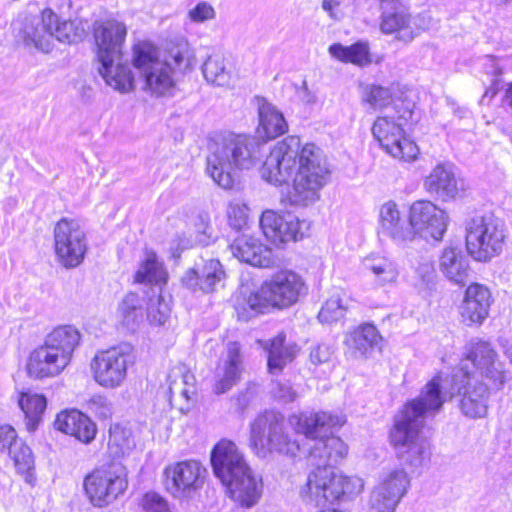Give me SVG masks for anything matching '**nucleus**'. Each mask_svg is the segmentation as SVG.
Wrapping results in <instances>:
<instances>
[{
  "label": "nucleus",
  "instance_id": "obj_5",
  "mask_svg": "<svg viewBox=\"0 0 512 512\" xmlns=\"http://www.w3.org/2000/svg\"><path fill=\"white\" fill-rule=\"evenodd\" d=\"M211 464L229 496L243 507H252L256 500L255 479L236 444L226 439L218 442L211 452Z\"/></svg>",
  "mask_w": 512,
  "mask_h": 512
},
{
  "label": "nucleus",
  "instance_id": "obj_60",
  "mask_svg": "<svg viewBox=\"0 0 512 512\" xmlns=\"http://www.w3.org/2000/svg\"><path fill=\"white\" fill-rule=\"evenodd\" d=\"M340 7L339 0H323L322 9L328 13L329 17L333 20H339L338 9Z\"/></svg>",
  "mask_w": 512,
  "mask_h": 512
},
{
  "label": "nucleus",
  "instance_id": "obj_61",
  "mask_svg": "<svg viewBox=\"0 0 512 512\" xmlns=\"http://www.w3.org/2000/svg\"><path fill=\"white\" fill-rule=\"evenodd\" d=\"M298 97L303 103L308 105L314 104L317 100L315 93L309 90L306 81H303L302 86L298 90Z\"/></svg>",
  "mask_w": 512,
  "mask_h": 512
},
{
  "label": "nucleus",
  "instance_id": "obj_44",
  "mask_svg": "<svg viewBox=\"0 0 512 512\" xmlns=\"http://www.w3.org/2000/svg\"><path fill=\"white\" fill-rule=\"evenodd\" d=\"M119 312L125 325L138 323L143 318L142 299L136 293H128L119 305Z\"/></svg>",
  "mask_w": 512,
  "mask_h": 512
},
{
  "label": "nucleus",
  "instance_id": "obj_20",
  "mask_svg": "<svg viewBox=\"0 0 512 512\" xmlns=\"http://www.w3.org/2000/svg\"><path fill=\"white\" fill-rule=\"evenodd\" d=\"M304 221H300L294 215L282 216L272 210L262 213L259 226L265 238L273 245H279L291 240L297 241L304 235L302 227Z\"/></svg>",
  "mask_w": 512,
  "mask_h": 512
},
{
  "label": "nucleus",
  "instance_id": "obj_1",
  "mask_svg": "<svg viewBox=\"0 0 512 512\" xmlns=\"http://www.w3.org/2000/svg\"><path fill=\"white\" fill-rule=\"evenodd\" d=\"M295 172L290 202L308 206L319 199L329 170L319 147L313 143L302 145L299 137L289 136L271 150L261 167V177L270 184L281 185Z\"/></svg>",
  "mask_w": 512,
  "mask_h": 512
},
{
  "label": "nucleus",
  "instance_id": "obj_3",
  "mask_svg": "<svg viewBox=\"0 0 512 512\" xmlns=\"http://www.w3.org/2000/svg\"><path fill=\"white\" fill-rule=\"evenodd\" d=\"M442 376L435 375L422 388L420 394L408 401L396 414L389 433L390 443L397 458L403 463L420 467L429 459L430 443L421 433L425 420L438 413L447 401L442 392Z\"/></svg>",
  "mask_w": 512,
  "mask_h": 512
},
{
  "label": "nucleus",
  "instance_id": "obj_57",
  "mask_svg": "<svg viewBox=\"0 0 512 512\" xmlns=\"http://www.w3.org/2000/svg\"><path fill=\"white\" fill-rule=\"evenodd\" d=\"M275 395L284 402H292L296 399L297 394L288 383H277L274 388Z\"/></svg>",
  "mask_w": 512,
  "mask_h": 512
},
{
  "label": "nucleus",
  "instance_id": "obj_63",
  "mask_svg": "<svg viewBox=\"0 0 512 512\" xmlns=\"http://www.w3.org/2000/svg\"><path fill=\"white\" fill-rule=\"evenodd\" d=\"M497 92H498V89L496 87H494V86L489 87L488 89H486L484 95L482 96L480 103L484 104L486 98H489V99L494 98L496 96Z\"/></svg>",
  "mask_w": 512,
  "mask_h": 512
},
{
  "label": "nucleus",
  "instance_id": "obj_17",
  "mask_svg": "<svg viewBox=\"0 0 512 512\" xmlns=\"http://www.w3.org/2000/svg\"><path fill=\"white\" fill-rule=\"evenodd\" d=\"M207 469L197 460H183L167 465L163 470V484L175 499L192 497L204 484Z\"/></svg>",
  "mask_w": 512,
  "mask_h": 512
},
{
  "label": "nucleus",
  "instance_id": "obj_39",
  "mask_svg": "<svg viewBox=\"0 0 512 512\" xmlns=\"http://www.w3.org/2000/svg\"><path fill=\"white\" fill-rule=\"evenodd\" d=\"M410 486V478L407 472L402 468H395L383 473L377 487L382 491L389 493L390 496L398 501L406 494Z\"/></svg>",
  "mask_w": 512,
  "mask_h": 512
},
{
  "label": "nucleus",
  "instance_id": "obj_29",
  "mask_svg": "<svg viewBox=\"0 0 512 512\" xmlns=\"http://www.w3.org/2000/svg\"><path fill=\"white\" fill-rule=\"evenodd\" d=\"M99 73L106 84L122 94L134 91L136 87L135 77L127 64L121 63V59H109L98 61Z\"/></svg>",
  "mask_w": 512,
  "mask_h": 512
},
{
  "label": "nucleus",
  "instance_id": "obj_7",
  "mask_svg": "<svg viewBox=\"0 0 512 512\" xmlns=\"http://www.w3.org/2000/svg\"><path fill=\"white\" fill-rule=\"evenodd\" d=\"M13 26L17 32L16 37L26 46H34L45 52L50 50L53 38L62 43L72 44L86 36V28L81 21H60L48 8L43 10L41 19L26 18L24 22L13 23Z\"/></svg>",
  "mask_w": 512,
  "mask_h": 512
},
{
  "label": "nucleus",
  "instance_id": "obj_10",
  "mask_svg": "<svg viewBox=\"0 0 512 512\" xmlns=\"http://www.w3.org/2000/svg\"><path fill=\"white\" fill-rule=\"evenodd\" d=\"M132 64L139 74L144 92L154 97L171 94L174 88L172 68L159 58V51L153 44L147 41L134 44Z\"/></svg>",
  "mask_w": 512,
  "mask_h": 512
},
{
  "label": "nucleus",
  "instance_id": "obj_46",
  "mask_svg": "<svg viewBox=\"0 0 512 512\" xmlns=\"http://www.w3.org/2000/svg\"><path fill=\"white\" fill-rule=\"evenodd\" d=\"M232 254L239 261L255 267L253 260L256 258V238L254 236L241 235L230 246Z\"/></svg>",
  "mask_w": 512,
  "mask_h": 512
},
{
  "label": "nucleus",
  "instance_id": "obj_19",
  "mask_svg": "<svg viewBox=\"0 0 512 512\" xmlns=\"http://www.w3.org/2000/svg\"><path fill=\"white\" fill-rule=\"evenodd\" d=\"M93 36L98 61L122 59L127 36V26L116 19L96 21L93 25Z\"/></svg>",
  "mask_w": 512,
  "mask_h": 512
},
{
  "label": "nucleus",
  "instance_id": "obj_9",
  "mask_svg": "<svg viewBox=\"0 0 512 512\" xmlns=\"http://www.w3.org/2000/svg\"><path fill=\"white\" fill-rule=\"evenodd\" d=\"M363 488L364 482L360 477L337 474L332 468L315 467L309 473L300 495L306 502L325 506L341 497L357 495Z\"/></svg>",
  "mask_w": 512,
  "mask_h": 512
},
{
  "label": "nucleus",
  "instance_id": "obj_43",
  "mask_svg": "<svg viewBox=\"0 0 512 512\" xmlns=\"http://www.w3.org/2000/svg\"><path fill=\"white\" fill-rule=\"evenodd\" d=\"M268 442L270 450H275L282 454L295 456L300 450L299 443L288 439L278 421L270 426Z\"/></svg>",
  "mask_w": 512,
  "mask_h": 512
},
{
  "label": "nucleus",
  "instance_id": "obj_4",
  "mask_svg": "<svg viewBox=\"0 0 512 512\" xmlns=\"http://www.w3.org/2000/svg\"><path fill=\"white\" fill-rule=\"evenodd\" d=\"M289 422L297 433L312 442L308 457L311 466L332 468L346 458L348 446L342 439L336 436L324 437L329 428L344 424L342 416L327 412L300 414L291 416Z\"/></svg>",
  "mask_w": 512,
  "mask_h": 512
},
{
  "label": "nucleus",
  "instance_id": "obj_45",
  "mask_svg": "<svg viewBox=\"0 0 512 512\" xmlns=\"http://www.w3.org/2000/svg\"><path fill=\"white\" fill-rule=\"evenodd\" d=\"M224 275L221 263L218 260L210 259L205 263L200 272V291L204 293L214 291L216 284L224 278Z\"/></svg>",
  "mask_w": 512,
  "mask_h": 512
},
{
  "label": "nucleus",
  "instance_id": "obj_58",
  "mask_svg": "<svg viewBox=\"0 0 512 512\" xmlns=\"http://www.w3.org/2000/svg\"><path fill=\"white\" fill-rule=\"evenodd\" d=\"M182 283L193 291L200 290L201 278L200 272L196 269H189L182 277Z\"/></svg>",
  "mask_w": 512,
  "mask_h": 512
},
{
  "label": "nucleus",
  "instance_id": "obj_38",
  "mask_svg": "<svg viewBox=\"0 0 512 512\" xmlns=\"http://www.w3.org/2000/svg\"><path fill=\"white\" fill-rule=\"evenodd\" d=\"M18 403L25 414L27 429L34 431L46 409V398L40 394L21 393Z\"/></svg>",
  "mask_w": 512,
  "mask_h": 512
},
{
  "label": "nucleus",
  "instance_id": "obj_62",
  "mask_svg": "<svg viewBox=\"0 0 512 512\" xmlns=\"http://www.w3.org/2000/svg\"><path fill=\"white\" fill-rule=\"evenodd\" d=\"M253 400H254V391L251 389H248L246 392L239 394V396L237 398V403H238L239 407L243 410Z\"/></svg>",
  "mask_w": 512,
  "mask_h": 512
},
{
  "label": "nucleus",
  "instance_id": "obj_33",
  "mask_svg": "<svg viewBox=\"0 0 512 512\" xmlns=\"http://www.w3.org/2000/svg\"><path fill=\"white\" fill-rule=\"evenodd\" d=\"M362 264L364 270L373 275L374 282L379 286L394 283L399 274L395 263L382 255H370L364 258Z\"/></svg>",
  "mask_w": 512,
  "mask_h": 512
},
{
  "label": "nucleus",
  "instance_id": "obj_27",
  "mask_svg": "<svg viewBox=\"0 0 512 512\" xmlns=\"http://www.w3.org/2000/svg\"><path fill=\"white\" fill-rule=\"evenodd\" d=\"M287 130L288 125L283 114L266 99L258 97V141L275 139Z\"/></svg>",
  "mask_w": 512,
  "mask_h": 512
},
{
  "label": "nucleus",
  "instance_id": "obj_36",
  "mask_svg": "<svg viewBox=\"0 0 512 512\" xmlns=\"http://www.w3.org/2000/svg\"><path fill=\"white\" fill-rule=\"evenodd\" d=\"M235 309L239 320L248 321L256 311V283L253 279L241 277V284L235 300Z\"/></svg>",
  "mask_w": 512,
  "mask_h": 512
},
{
  "label": "nucleus",
  "instance_id": "obj_64",
  "mask_svg": "<svg viewBox=\"0 0 512 512\" xmlns=\"http://www.w3.org/2000/svg\"><path fill=\"white\" fill-rule=\"evenodd\" d=\"M505 102L510 108H512V83L508 85V88L505 92Z\"/></svg>",
  "mask_w": 512,
  "mask_h": 512
},
{
  "label": "nucleus",
  "instance_id": "obj_12",
  "mask_svg": "<svg viewBox=\"0 0 512 512\" xmlns=\"http://www.w3.org/2000/svg\"><path fill=\"white\" fill-rule=\"evenodd\" d=\"M83 488L89 502L94 507H106L127 490V469L120 462H110L96 467L84 478Z\"/></svg>",
  "mask_w": 512,
  "mask_h": 512
},
{
  "label": "nucleus",
  "instance_id": "obj_32",
  "mask_svg": "<svg viewBox=\"0 0 512 512\" xmlns=\"http://www.w3.org/2000/svg\"><path fill=\"white\" fill-rule=\"evenodd\" d=\"M382 339L378 329L373 324L364 323L346 334L344 344L351 355L364 356L368 351L378 346Z\"/></svg>",
  "mask_w": 512,
  "mask_h": 512
},
{
  "label": "nucleus",
  "instance_id": "obj_11",
  "mask_svg": "<svg viewBox=\"0 0 512 512\" xmlns=\"http://www.w3.org/2000/svg\"><path fill=\"white\" fill-rule=\"evenodd\" d=\"M506 235L503 222L493 214L476 216L466 226V249L478 262H489L503 249Z\"/></svg>",
  "mask_w": 512,
  "mask_h": 512
},
{
  "label": "nucleus",
  "instance_id": "obj_22",
  "mask_svg": "<svg viewBox=\"0 0 512 512\" xmlns=\"http://www.w3.org/2000/svg\"><path fill=\"white\" fill-rule=\"evenodd\" d=\"M169 400L172 406L181 411L189 409L195 395V377L185 365L173 367L168 375Z\"/></svg>",
  "mask_w": 512,
  "mask_h": 512
},
{
  "label": "nucleus",
  "instance_id": "obj_56",
  "mask_svg": "<svg viewBox=\"0 0 512 512\" xmlns=\"http://www.w3.org/2000/svg\"><path fill=\"white\" fill-rule=\"evenodd\" d=\"M416 273L424 284L433 281L435 277V269L430 259H425L416 267Z\"/></svg>",
  "mask_w": 512,
  "mask_h": 512
},
{
  "label": "nucleus",
  "instance_id": "obj_15",
  "mask_svg": "<svg viewBox=\"0 0 512 512\" xmlns=\"http://www.w3.org/2000/svg\"><path fill=\"white\" fill-rule=\"evenodd\" d=\"M54 252L58 263L67 269L78 267L87 252V238L79 221L70 218L60 219L53 231Z\"/></svg>",
  "mask_w": 512,
  "mask_h": 512
},
{
  "label": "nucleus",
  "instance_id": "obj_24",
  "mask_svg": "<svg viewBox=\"0 0 512 512\" xmlns=\"http://www.w3.org/2000/svg\"><path fill=\"white\" fill-rule=\"evenodd\" d=\"M424 185L430 193L436 194L443 201L454 199L460 192L454 166L447 162L436 165L425 178Z\"/></svg>",
  "mask_w": 512,
  "mask_h": 512
},
{
  "label": "nucleus",
  "instance_id": "obj_49",
  "mask_svg": "<svg viewBox=\"0 0 512 512\" xmlns=\"http://www.w3.org/2000/svg\"><path fill=\"white\" fill-rule=\"evenodd\" d=\"M400 501L377 486L373 489L369 499V512H395Z\"/></svg>",
  "mask_w": 512,
  "mask_h": 512
},
{
  "label": "nucleus",
  "instance_id": "obj_55",
  "mask_svg": "<svg viewBox=\"0 0 512 512\" xmlns=\"http://www.w3.org/2000/svg\"><path fill=\"white\" fill-rule=\"evenodd\" d=\"M18 441L17 433L13 427L8 425L0 427V451H8L9 453Z\"/></svg>",
  "mask_w": 512,
  "mask_h": 512
},
{
  "label": "nucleus",
  "instance_id": "obj_53",
  "mask_svg": "<svg viewBox=\"0 0 512 512\" xmlns=\"http://www.w3.org/2000/svg\"><path fill=\"white\" fill-rule=\"evenodd\" d=\"M333 355V349L328 344H318L311 348L310 361L314 365H320L330 361Z\"/></svg>",
  "mask_w": 512,
  "mask_h": 512
},
{
  "label": "nucleus",
  "instance_id": "obj_42",
  "mask_svg": "<svg viewBox=\"0 0 512 512\" xmlns=\"http://www.w3.org/2000/svg\"><path fill=\"white\" fill-rule=\"evenodd\" d=\"M170 313L171 298L170 296L163 295L162 290L159 288L157 295L149 300L147 317L152 324L162 325L168 320Z\"/></svg>",
  "mask_w": 512,
  "mask_h": 512
},
{
  "label": "nucleus",
  "instance_id": "obj_25",
  "mask_svg": "<svg viewBox=\"0 0 512 512\" xmlns=\"http://www.w3.org/2000/svg\"><path fill=\"white\" fill-rule=\"evenodd\" d=\"M54 427L83 443H90L97 433L96 425L86 415L75 409L60 412L54 421Z\"/></svg>",
  "mask_w": 512,
  "mask_h": 512
},
{
  "label": "nucleus",
  "instance_id": "obj_14",
  "mask_svg": "<svg viewBox=\"0 0 512 512\" xmlns=\"http://www.w3.org/2000/svg\"><path fill=\"white\" fill-rule=\"evenodd\" d=\"M406 121L404 115L398 116L397 119L390 115L380 116L372 126V134L392 157L403 162H413L418 158L420 150L416 143L404 134L403 126Z\"/></svg>",
  "mask_w": 512,
  "mask_h": 512
},
{
  "label": "nucleus",
  "instance_id": "obj_54",
  "mask_svg": "<svg viewBox=\"0 0 512 512\" xmlns=\"http://www.w3.org/2000/svg\"><path fill=\"white\" fill-rule=\"evenodd\" d=\"M248 211V207L244 204L231 206V210L228 212L231 225L237 229H242L247 223Z\"/></svg>",
  "mask_w": 512,
  "mask_h": 512
},
{
  "label": "nucleus",
  "instance_id": "obj_8",
  "mask_svg": "<svg viewBox=\"0 0 512 512\" xmlns=\"http://www.w3.org/2000/svg\"><path fill=\"white\" fill-rule=\"evenodd\" d=\"M255 147V139L244 135L216 143L207 157V173L218 186L231 189L234 185L232 166L238 169L252 168Z\"/></svg>",
  "mask_w": 512,
  "mask_h": 512
},
{
  "label": "nucleus",
  "instance_id": "obj_50",
  "mask_svg": "<svg viewBox=\"0 0 512 512\" xmlns=\"http://www.w3.org/2000/svg\"><path fill=\"white\" fill-rule=\"evenodd\" d=\"M139 505L143 512H171L167 501L154 492L144 494Z\"/></svg>",
  "mask_w": 512,
  "mask_h": 512
},
{
  "label": "nucleus",
  "instance_id": "obj_2",
  "mask_svg": "<svg viewBox=\"0 0 512 512\" xmlns=\"http://www.w3.org/2000/svg\"><path fill=\"white\" fill-rule=\"evenodd\" d=\"M452 389L460 397L459 408L470 419L488 414L490 389H499L505 382V372L497 353L485 341H472L467 346V358L453 373Z\"/></svg>",
  "mask_w": 512,
  "mask_h": 512
},
{
  "label": "nucleus",
  "instance_id": "obj_48",
  "mask_svg": "<svg viewBox=\"0 0 512 512\" xmlns=\"http://www.w3.org/2000/svg\"><path fill=\"white\" fill-rule=\"evenodd\" d=\"M9 455L12 457L15 467L21 473H29L34 467V457L31 449L19 440L11 448Z\"/></svg>",
  "mask_w": 512,
  "mask_h": 512
},
{
  "label": "nucleus",
  "instance_id": "obj_52",
  "mask_svg": "<svg viewBox=\"0 0 512 512\" xmlns=\"http://www.w3.org/2000/svg\"><path fill=\"white\" fill-rule=\"evenodd\" d=\"M89 409L100 419H108L112 416V405L107 398L96 396L89 402Z\"/></svg>",
  "mask_w": 512,
  "mask_h": 512
},
{
  "label": "nucleus",
  "instance_id": "obj_26",
  "mask_svg": "<svg viewBox=\"0 0 512 512\" xmlns=\"http://www.w3.org/2000/svg\"><path fill=\"white\" fill-rule=\"evenodd\" d=\"M491 305V294L487 287L475 283L470 285L465 293L461 306V315L469 324L482 323L488 316Z\"/></svg>",
  "mask_w": 512,
  "mask_h": 512
},
{
  "label": "nucleus",
  "instance_id": "obj_47",
  "mask_svg": "<svg viewBox=\"0 0 512 512\" xmlns=\"http://www.w3.org/2000/svg\"><path fill=\"white\" fill-rule=\"evenodd\" d=\"M362 101L373 109H382L392 102V91L380 85H367L362 94Z\"/></svg>",
  "mask_w": 512,
  "mask_h": 512
},
{
  "label": "nucleus",
  "instance_id": "obj_18",
  "mask_svg": "<svg viewBox=\"0 0 512 512\" xmlns=\"http://www.w3.org/2000/svg\"><path fill=\"white\" fill-rule=\"evenodd\" d=\"M409 228L413 231V239L419 235L427 241H440L447 229V217L432 202L416 201L410 208Z\"/></svg>",
  "mask_w": 512,
  "mask_h": 512
},
{
  "label": "nucleus",
  "instance_id": "obj_59",
  "mask_svg": "<svg viewBox=\"0 0 512 512\" xmlns=\"http://www.w3.org/2000/svg\"><path fill=\"white\" fill-rule=\"evenodd\" d=\"M275 262L276 259L271 248L263 245L258 246V267H270Z\"/></svg>",
  "mask_w": 512,
  "mask_h": 512
},
{
  "label": "nucleus",
  "instance_id": "obj_13",
  "mask_svg": "<svg viewBox=\"0 0 512 512\" xmlns=\"http://www.w3.org/2000/svg\"><path fill=\"white\" fill-rule=\"evenodd\" d=\"M133 348L128 344L98 351L90 364L95 382L101 387H121L127 377L128 367L133 365Z\"/></svg>",
  "mask_w": 512,
  "mask_h": 512
},
{
  "label": "nucleus",
  "instance_id": "obj_21",
  "mask_svg": "<svg viewBox=\"0 0 512 512\" xmlns=\"http://www.w3.org/2000/svg\"><path fill=\"white\" fill-rule=\"evenodd\" d=\"M380 29L384 34H396L404 42L412 41L420 34L411 15L399 0L384 1L382 4Z\"/></svg>",
  "mask_w": 512,
  "mask_h": 512
},
{
  "label": "nucleus",
  "instance_id": "obj_16",
  "mask_svg": "<svg viewBox=\"0 0 512 512\" xmlns=\"http://www.w3.org/2000/svg\"><path fill=\"white\" fill-rule=\"evenodd\" d=\"M303 289L304 282L298 274L287 270L274 274L258 289V312H261V307H290L298 301Z\"/></svg>",
  "mask_w": 512,
  "mask_h": 512
},
{
  "label": "nucleus",
  "instance_id": "obj_28",
  "mask_svg": "<svg viewBox=\"0 0 512 512\" xmlns=\"http://www.w3.org/2000/svg\"><path fill=\"white\" fill-rule=\"evenodd\" d=\"M379 217L383 233L393 241L402 244L413 240V231L409 228V223L401 217L395 202H385L380 207Z\"/></svg>",
  "mask_w": 512,
  "mask_h": 512
},
{
  "label": "nucleus",
  "instance_id": "obj_30",
  "mask_svg": "<svg viewBox=\"0 0 512 512\" xmlns=\"http://www.w3.org/2000/svg\"><path fill=\"white\" fill-rule=\"evenodd\" d=\"M243 370L240 345L237 342H229L227 345V358L223 366L218 367L217 380L214 390L217 394L228 391L239 379Z\"/></svg>",
  "mask_w": 512,
  "mask_h": 512
},
{
  "label": "nucleus",
  "instance_id": "obj_34",
  "mask_svg": "<svg viewBox=\"0 0 512 512\" xmlns=\"http://www.w3.org/2000/svg\"><path fill=\"white\" fill-rule=\"evenodd\" d=\"M329 53L332 57L341 62L351 63L357 66H366L372 62L369 46L365 42H357L350 46L335 43L329 47Z\"/></svg>",
  "mask_w": 512,
  "mask_h": 512
},
{
  "label": "nucleus",
  "instance_id": "obj_31",
  "mask_svg": "<svg viewBox=\"0 0 512 512\" xmlns=\"http://www.w3.org/2000/svg\"><path fill=\"white\" fill-rule=\"evenodd\" d=\"M285 335L279 333L273 339L262 344L258 340V344H261L268 353L267 367L270 374H279L284 367L292 362L299 349L296 344H285Z\"/></svg>",
  "mask_w": 512,
  "mask_h": 512
},
{
  "label": "nucleus",
  "instance_id": "obj_23",
  "mask_svg": "<svg viewBox=\"0 0 512 512\" xmlns=\"http://www.w3.org/2000/svg\"><path fill=\"white\" fill-rule=\"evenodd\" d=\"M440 273L450 282L464 286L469 279L471 268L467 256L455 246L445 247L438 260Z\"/></svg>",
  "mask_w": 512,
  "mask_h": 512
},
{
  "label": "nucleus",
  "instance_id": "obj_37",
  "mask_svg": "<svg viewBox=\"0 0 512 512\" xmlns=\"http://www.w3.org/2000/svg\"><path fill=\"white\" fill-rule=\"evenodd\" d=\"M202 72L204 78L213 85L228 87L232 82L231 70L227 67L225 58L219 53L207 58L203 63Z\"/></svg>",
  "mask_w": 512,
  "mask_h": 512
},
{
  "label": "nucleus",
  "instance_id": "obj_6",
  "mask_svg": "<svg viewBox=\"0 0 512 512\" xmlns=\"http://www.w3.org/2000/svg\"><path fill=\"white\" fill-rule=\"evenodd\" d=\"M80 340V332L71 325L53 329L29 354L26 364L29 377L42 380L59 376L69 366Z\"/></svg>",
  "mask_w": 512,
  "mask_h": 512
},
{
  "label": "nucleus",
  "instance_id": "obj_35",
  "mask_svg": "<svg viewBox=\"0 0 512 512\" xmlns=\"http://www.w3.org/2000/svg\"><path fill=\"white\" fill-rule=\"evenodd\" d=\"M349 302L350 299L342 289L334 288L319 311V320L328 324L339 321L348 311Z\"/></svg>",
  "mask_w": 512,
  "mask_h": 512
},
{
  "label": "nucleus",
  "instance_id": "obj_41",
  "mask_svg": "<svg viewBox=\"0 0 512 512\" xmlns=\"http://www.w3.org/2000/svg\"><path fill=\"white\" fill-rule=\"evenodd\" d=\"M135 279L137 282L165 283L167 273L162 264L157 260V256L153 252H147L145 260L140 265Z\"/></svg>",
  "mask_w": 512,
  "mask_h": 512
},
{
  "label": "nucleus",
  "instance_id": "obj_51",
  "mask_svg": "<svg viewBox=\"0 0 512 512\" xmlns=\"http://www.w3.org/2000/svg\"><path fill=\"white\" fill-rule=\"evenodd\" d=\"M215 17V10L207 2H200L188 12V18L194 23H203Z\"/></svg>",
  "mask_w": 512,
  "mask_h": 512
},
{
  "label": "nucleus",
  "instance_id": "obj_40",
  "mask_svg": "<svg viewBox=\"0 0 512 512\" xmlns=\"http://www.w3.org/2000/svg\"><path fill=\"white\" fill-rule=\"evenodd\" d=\"M135 447V441L130 429L119 424L109 428L108 451L116 458L129 454Z\"/></svg>",
  "mask_w": 512,
  "mask_h": 512
}]
</instances>
